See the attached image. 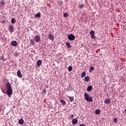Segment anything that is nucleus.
Wrapping results in <instances>:
<instances>
[{
    "mask_svg": "<svg viewBox=\"0 0 126 126\" xmlns=\"http://www.w3.org/2000/svg\"><path fill=\"white\" fill-rule=\"evenodd\" d=\"M6 87L7 88L6 94H7L8 97H10V96L12 95V93H13V91H12V88H11V85H10V83H7L6 84Z\"/></svg>",
    "mask_w": 126,
    "mask_h": 126,
    "instance_id": "nucleus-1",
    "label": "nucleus"
},
{
    "mask_svg": "<svg viewBox=\"0 0 126 126\" xmlns=\"http://www.w3.org/2000/svg\"><path fill=\"white\" fill-rule=\"evenodd\" d=\"M84 99L87 102H93V98L91 96H89L88 94L85 93L84 94Z\"/></svg>",
    "mask_w": 126,
    "mask_h": 126,
    "instance_id": "nucleus-2",
    "label": "nucleus"
},
{
    "mask_svg": "<svg viewBox=\"0 0 126 126\" xmlns=\"http://www.w3.org/2000/svg\"><path fill=\"white\" fill-rule=\"evenodd\" d=\"M33 39L36 43H39L41 40V35L38 33L37 35L34 36Z\"/></svg>",
    "mask_w": 126,
    "mask_h": 126,
    "instance_id": "nucleus-3",
    "label": "nucleus"
},
{
    "mask_svg": "<svg viewBox=\"0 0 126 126\" xmlns=\"http://www.w3.org/2000/svg\"><path fill=\"white\" fill-rule=\"evenodd\" d=\"M67 39L70 41H73L75 40V35L72 34H70L68 35Z\"/></svg>",
    "mask_w": 126,
    "mask_h": 126,
    "instance_id": "nucleus-4",
    "label": "nucleus"
},
{
    "mask_svg": "<svg viewBox=\"0 0 126 126\" xmlns=\"http://www.w3.org/2000/svg\"><path fill=\"white\" fill-rule=\"evenodd\" d=\"M8 30L10 33H13V32H14V27H13L12 25L9 26Z\"/></svg>",
    "mask_w": 126,
    "mask_h": 126,
    "instance_id": "nucleus-5",
    "label": "nucleus"
},
{
    "mask_svg": "<svg viewBox=\"0 0 126 126\" xmlns=\"http://www.w3.org/2000/svg\"><path fill=\"white\" fill-rule=\"evenodd\" d=\"M48 38L49 39H50V40H51L52 41H54V40H55V36L52 33L49 34Z\"/></svg>",
    "mask_w": 126,
    "mask_h": 126,
    "instance_id": "nucleus-6",
    "label": "nucleus"
},
{
    "mask_svg": "<svg viewBox=\"0 0 126 126\" xmlns=\"http://www.w3.org/2000/svg\"><path fill=\"white\" fill-rule=\"evenodd\" d=\"M11 45L13 47H16L17 46V41L13 40L11 42Z\"/></svg>",
    "mask_w": 126,
    "mask_h": 126,
    "instance_id": "nucleus-7",
    "label": "nucleus"
},
{
    "mask_svg": "<svg viewBox=\"0 0 126 126\" xmlns=\"http://www.w3.org/2000/svg\"><path fill=\"white\" fill-rule=\"evenodd\" d=\"M17 76H18V77H20V78H21V77H22V74H21V71H20V70H18V71L17 72Z\"/></svg>",
    "mask_w": 126,
    "mask_h": 126,
    "instance_id": "nucleus-8",
    "label": "nucleus"
},
{
    "mask_svg": "<svg viewBox=\"0 0 126 126\" xmlns=\"http://www.w3.org/2000/svg\"><path fill=\"white\" fill-rule=\"evenodd\" d=\"M78 123V120L76 119H74L72 120V125H76Z\"/></svg>",
    "mask_w": 126,
    "mask_h": 126,
    "instance_id": "nucleus-9",
    "label": "nucleus"
},
{
    "mask_svg": "<svg viewBox=\"0 0 126 126\" xmlns=\"http://www.w3.org/2000/svg\"><path fill=\"white\" fill-rule=\"evenodd\" d=\"M36 64L37 66H41V64H42V61L41 60H38L36 62Z\"/></svg>",
    "mask_w": 126,
    "mask_h": 126,
    "instance_id": "nucleus-10",
    "label": "nucleus"
},
{
    "mask_svg": "<svg viewBox=\"0 0 126 126\" xmlns=\"http://www.w3.org/2000/svg\"><path fill=\"white\" fill-rule=\"evenodd\" d=\"M104 103L105 104H110L111 103V100H110L109 98H106L105 100H104Z\"/></svg>",
    "mask_w": 126,
    "mask_h": 126,
    "instance_id": "nucleus-11",
    "label": "nucleus"
},
{
    "mask_svg": "<svg viewBox=\"0 0 126 126\" xmlns=\"http://www.w3.org/2000/svg\"><path fill=\"white\" fill-rule=\"evenodd\" d=\"M93 89V87H92V86H89L87 88V91L88 92H90V91H91V90H92Z\"/></svg>",
    "mask_w": 126,
    "mask_h": 126,
    "instance_id": "nucleus-12",
    "label": "nucleus"
},
{
    "mask_svg": "<svg viewBox=\"0 0 126 126\" xmlns=\"http://www.w3.org/2000/svg\"><path fill=\"white\" fill-rule=\"evenodd\" d=\"M18 123L19 125H23L24 124V120L22 119H21L19 120Z\"/></svg>",
    "mask_w": 126,
    "mask_h": 126,
    "instance_id": "nucleus-13",
    "label": "nucleus"
},
{
    "mask_svg": "<svg viewBox=\"0 0 126 126\" xmlns=\"http://www.w3.org/2000/svg\"><path fill=\"white\" fill-rule=\"evenodd\" d=\"M94 113L96 115H99L100 113H101V110H100V109H96L95 110Z\"/></svg>",
    "mask_w": 126,
    "mask_h": 126,
    "instance_id": "nucleus-14",
    "label": "nucleus"
},
{
    "mask_svg": "<svg viewBox=\"0 0 126 126\" xmlns=\"http://www.w3.org/2000/svg\"><path fill=\"white\" fill-rule=\"evenodd\" d=\"M68 98H69L70 102H72V101L74 100V98L73 97V96H68Z\"/></svg>",
    "mask_w": 126,
    "mask_h": 126,
    "instance_id": "nucleus-15",
    "label": "nucleus"
},
{
    "mask_svg": "<svg viewBox=\"0 0 126 126\" xmlns=\"http://www.w3.org/2000/svg\"><path fill=\"white\" fill-rule=\"evenodd\" d=\"M66 46H67V48H68V49H70V48H71V45L69 42H66Z\"/></svg>",
    "mask_w": 126,
    "mask_h": 126,
    "instance_id": "nucleus-16",
    "label": "nucleus"
},
{
    "mask_svg": "<svg viewBox=\"0 0 126 126\" xmlns=\"http://www.w3.org/2000/svg\"><path fill=\"white\" fill-rule=\"evenodd\" d=\"M86 76V73L85 72H83L81 74V77L83 78Z\"/></svg>",
    "mask_w": 126,
    "mask_h": 126,
    "instance_id": "nucleus-17",
    "label": "nucleus"
},
{
    "mask_svg": "<svg viewBox=\"0 0 126 126\" xmlns=\"http://www.w3.org/2000/svg\"><path fill=\"white\" fill-rule=\"evenodd\" d=\"M11 22L13 24L16 23V20L15 18H12L11 20Z\"/></svg>",
    "mask_w": 126,
    "mask_h": 126,
    "instance_id": "nucleus-18",
    "label": "nucleus"
},
{
    "mask_svg": "<svg viewBox=\"0 0 126 126\" xmlns=\"http://www.w3.org/2000/svg\"><path fill=\"white\" fill-rule=\"evenodd\" d=\"M90 77L89 76H86L85 77V81H86V82H88V81H89V79H90Z\"/></svg>",
    "mask_w": 126,
    "mask_h": 126,
    "instance_id": "nucleus-19",
    "label": "nucleus"
},
{
    "mask_svg": "<svg viewBox=\"0 0 126 126\" xmlns=\"http://www.w3.org/2000/svg\"><path fill=\"white\" fill-rule=\"evenodd\" d=\"M40 16H41V13L39 12L35 15V18H37V17H40Z\"/></svg>",
    "mask_w": 126,
    "mask_h": 126,
    "instance_id": "nucleus-20",
    "label": "nucleus"
},
{
    "mask_svg": "<svg viewBox=\"0 0 126 126\" xmlns=\"http://www.w3.org/2000/svg\"><path fill=\"white\" fill-rule=\"evenodd\" d=\"M94 69H95V68H94L93 66H91L89 69V72H92V71L94 70Z\"/></svg>",
    "mask_w": 126,
    "mask_h": 126,
    "instance_id": "nucleus-21",
    "label": "nucleus"
},
{
    "mask_svg": "<svg viewBox=\"0 0 126 126\" xmlns=\"http://www.w3.org/2000/svg\"><path fill=\"white\" fill-rule=\"evenodd\" d=\"M0 3L3 6L5 5V1L4 0H1Z\"/></svg>",
    "mask_w": 126,
    "mask_h": 126,
    "instance_id": "nucleus-22",
    "label": "nucleus"
},
{
    "mask_svg": "<svg viewBox=\"0 0 126 126\" xmlns=\"http://www.w3.org/2000/svg\"><path fill=\"white\" fill-rule=\"evenodd\" d=\"M61 103H62V105H65V101L63 100V99L60 100Z\"/></svg>",
    "mask_w": 126,
    "mask_h": 126,
    "instance_id": "nucleus-23",
    "label": "nucleus"
},
{
    "mask_svg": "<svg viewBox=\"0 0 126 126\" xmlns=\"http://www.w3.org/2000/svg\"><path fill=\"white\" fill-rule=\"evenodd\" d=\"M68 71H71V70H72V66H71V65H70V66L68 67Z\"/></svg>",
    "mask_w": 126,
    "mask_h": 126,
    "instance_id": "nucleus-24",
    "label": "nucleus"
},
{
    "mask_svg": "<svg viewBox=\"0 0 126 126\" xmlns=\"http://www.w3.org/2000/svg\"><path fill=\"white\" fill-rule=\"evenodd\" d=\"M90 35H94L95 34V32L94 31H92L90 32Z\"/></svg>",
    "mask_w": 126,
    "mask_h": 126,
    "instance_id": "nucleus-25",
    "label": "nucleus"
},
{
    "mask_svg": "<svg viewBox=\"0 0 126 126\" xmlns=\"http://www.w3.org/2000/svg\"><path fill=\"white\" fill-rule=\"evenodd\" d=\"M30 42L32 43V45H35V42L33 41L32 39H30Z\"/></svg>",
    "mask_w": 126,
    "mask_h": 126,
    "instance_id": "nucleus-26",
    "label": "nucleus"
},
{
    "mask_svg": "<svg viewBox=\"0 0 126 126\" xmlns=\"http://www.w3.org/2000/svg\"><path fill=\"white\" fill-rule=\"evenodd\" d=\"M63 16L64 17H67V16H68L67 13L66 12V13H64V14L63 15Z\"/></svg>",
    "mask_w": 126,
    "mask_h": 126,
    "instance_id": "nucleus-27",
    "label": "nucleus"
},
{
    "mask_svg": "<svg viewBox=\"0 0 126 126\" xmlns=\"http://www.w3.org/2000/svg\"><path fill=\"white\" fill-rule=\"evenodd\" d=\"M84 6V5H83V4H82L80 5L79 8H80L81 9H82V8H83Z\"/></svg>",
    "mask_w": 126,
    "mask_h": 126,
    "instance_id": "nucleus-28",
    "label": "nucleus"
},
{
    "mask_svg": "<svg viewBox=\"0 0 126 126\" xmlns=\"http://www.w3.org/2000/svg\"><path fill=\"white\" fill-rule=\"evenodd\" d=\"M113 121L114 123H118V119H117V118H114Z\"/></svg>",
    "mask_w": 126,
    "mask_h": 126,
    "instance_id": "nucleus-29",
    "label": "nucleus"
},
{
    "mask_svg": "<svg viewBox=\"0 0 126 126\" xmlns=\"http://www.w3.org/2000/svg\"><path fill=\"white\" fill-rule=\"evenodd\" d=\"M69 117L71 118V119H73V118H74V115H73V114H71L69 115Z\"/></svg>",
    "mask_w": 126,
    "mask_h": 126,
    "instance_id": "nucleus-30",
    "label": "nucleus"
},
{
    "mask_svg": "<svg viewBox=\"0 0 126 126\" xmlns=\"http://www.w3.org/2000/svg\"><path fill=\"white\" fill-rule=\"evenodd\" d=\"M42 92H43V93H44V94H46V93H47V90H43V91H42Z\"/></svg>",
    "mask_w": 126,
    "mask_h": 126,
    "instance_id": "nucleus-31",
    "label": "nucleus"
},
{
    "mask_svg": "<svg viewBox=\"0 0 126 126\" xmlns=\"http://www.w3.org/2000/svg\"><path fill=\"white\" fill-rule=\"evenodd\" d=\"M91 37L92 39H95V36L94 35V34L91 35Z\"/></svg>",
    "mask_w": 126,
    "mask_h": 126,
    "instance_id": "nucleus-32",
    "label": "nucleus"
},
{
    "mask_svg": "<svg viewBox=\"0 0 126 126\" xmlns=\"http://www.w3.org/2000/svg\"><path fill=\"white\" fill-rule=\"evenodd\" d=\"M79 126H86V125H85V124H80V125H79Z\"/></svg>",
    "mask_w": 126,
    "mask_h": 126,
    "instance_id": "nucleus-33",
    "label": "nucleus"
},
{
    "mask_svg": "<svg viewBox=\"0 0 126 126\" xmlns=\"http://www.w3.org/2000/svg\"><path fill=\"white\" fill-rule=\"evenodd\" d=\"M4 22H5V21L3 20V21H2V23H4Z\"/></svg>",
    "mask_w": 126,
    "mask_h": 126,
    "instance_id": "nucleus-34",
    "label": "nucleus"
},
{
    "mask_svg": "<svg viewBox=\"0 0 126 126\" xmlns=\"http://www.w3.org/2000/svg\"><path fill=\"white\" fill-rule=\"evenodd\" d=\"M125 113H126V109H125Z\"/></svg>",
    "mask_w": 126,
    "mask_h": 126,
    "instance_id": "nucleus-35",
    "label": "nucleus"
},
{
    "mask_svg": "<svg viewBox=\"0 0 126 126\" xmlns=\"http://www.w3.org/2000/svg\"><path fill=\"white\" fill-rule=\"evenodd\" d=\"M2 110H3V108H2Z\"/></svg>",
    "mask_w": 126,
    "mask_h": 126,
    "instance_id": "nucleus-36",
    "label": "nucleus"
}]
</instances>
